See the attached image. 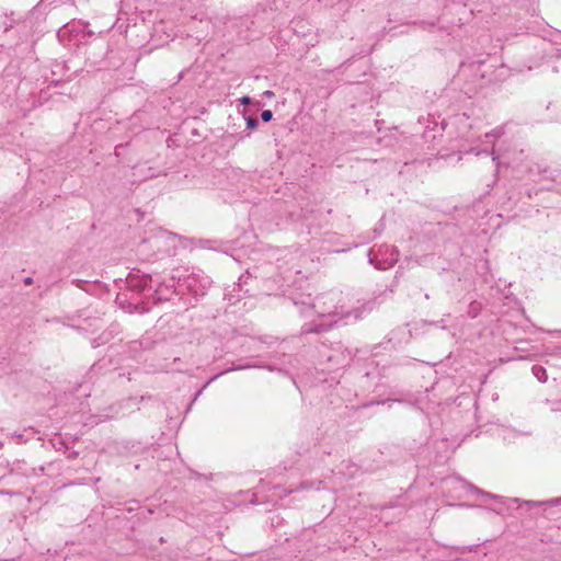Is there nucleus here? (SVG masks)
<instances>
[{"instance_id":"1","label":"nucleus","mask_w":561,"mask_h":561,"mask_svg":"<svg viewBox=\"0 0 561 561\" xmlns=\"http://www.w3.org/2000/svg\"><path fill=\"white\" fill-rule=\"evenodd\" d=\"M382 294L383 293H381L379 296H375L374 298L352 309H345L343 306H335L332 311H329L328 313H320V317L322 319L320 322L306 323L301 328V332L305 334L322 333L330 330L333 323H355L364 319L380 304L378 301V298L381 297Z\"/></svg>"},{"instance_id":"2","label":"nucleus","mask_w":561,"mask_h":561,"mask_svg":"<svg viewBox=\"0 0 561 561\" xmlns=\"http://www.w3.org/2000/svg\"><path fill=\"white\" fill-rule=\"evenodd\" d=\"M154 282L150 274L131 272L126 278V289L133 294L131 299L139 296L142 302L157 305L167 296L163 294V287H153Z\"/></svg>"},{"instance_id":"3","label":"nucleus","mask_w":561,"mask_h":561,"mask_svg":"<svg viewBox=\"0 0 561 561\" xmlns=\"http://www.w3.org/2000/svg\"><path fill=\"white\" fill-rule=\"evenodd\" d=\"M211 285L209 277L192 273L185 277L179 276V290L185 291L198 300L204 297Z\"/></svg>"},{"instance_id":"4","label":"nucleus","mask_w":561,"mask_h":561,"mask_svg":"<svg viewBox=\"0 0 561 561\" xmlns=\"http://www.w3.org/2000/svg\"><path fill=\"white\" fill-rule=\"evenodd\" d=\"M321 356L330 364L332 369L348 366L354 357L353 353L341 343H335L329 352H321Z\"/></svg>"},{"instance_id":"5","label":"nucleus","mask_w":561,"mask_h":561,"mask_svg":"<svg viewBox=\"0 0 561 561\" xmlns=\"http://www.w3.org/2000/svg\"><path fill=\"white\" fill-rule=\"evenodd\" d=\"M548 168L535 162L520 163L514 167V175L519 180L540 182L548 179Z\"/></svg>"},{"instance_id":"6","label":"nucleus","mask_w":561,"mask_h":561,"mask_svg":"<svg viewBox=\"0 0 561 561\" xmlns=\"http://www.w3.org/2000/svg\"><path fill=\"white\" fill-rule=\"evenodd\" d=\"M410 327L411 324H407L392 330L389 334L388 343H392L393 346L401 343H408L412 337V329Z\"/></svg>"},{"instance_id":"7","label":"nucleus","mask_w":561,"mask_h":561,"mask_svg":"<svg viewBox=\"0 0 561 561\" xmlns=\"http://www.w3.org/2000/svg\"><path fill=\"white\" fill-rule=\"evenodd\" d=\"M153 287H163V294L167 296V298H163L161 301H167L171 299V296L173 294H182V291L179 290V280L175 283V276H172L169 283L161 282L160 277L156 275L154 277Z\"/></svg>"},{"instance_id":"8","label":"nucleus","mask_w":561,"mask_h":561,"mask_svg":"<svg viewBox=\"0 0 561 561\" xmlns=\"http://www.w3.org/2000/svg\"><path fill=\"white\" fill-rule=\"evenodd\" d=\"M399 259V251L393 247L391 249L390 256L386 259L385 263L377 261L376 257H369V263L373 264L377 270H386L390 266H393Z\"/></svg>"},{"instance_id":"9","label":"nucleus","mask_w":561,"mask_h":561,"mask_svg":"<svg viewBox=\"0 0 561 561\" xmlns=\"http://www.w3.org/2000/svg\"><path fill=\"white\" fill-rule=\"evenodd\" d=\"M156 341L148 334L142 335L139 340L133 341L129 345L130 351L136 352L138 350L148 351L153 348Z\"/></svg>"},{"instance_id":"10","label":"nucleus","mask_w":561,"mask_h":561,"mask_svg":"<svg viewBox=\"0 0 561 561\" xmlns=\"http://www.w3.org/2000/svg\"><path fill=\"white\" fill-rule=\"evenodd\" d=\"M547 175L548 179L546 181H550L552 183V185L547 186V190L556 191L561 194V169L548 168Z\"/></svg>"},{"instance_id":"11","label":"nucleus","mask_w":561,"mask_h":561,"mask_svg":"<svg viewBox=\"0 0 561 561\" xmlns=\"http://www.w3.org/2000/svg\"><path fill=\"white\" fill-rule=\"evenodd\" d=\"M114 331L115 327H111L108 330L102 332L99 336L91 340V346L96 348L107 344L114 337Z\"/></svg>"},{"instance_id":"12","label":"nucleus","mask_w":561,"mask_h":561,"mask_svg":"<svg viewBox=\"0 0 561 561\" xmlns=\"http://www.w3.org/2000/svg\"><path fill=\"white\" fill-rule=\"evenodd\" d=\"M293 304L297 307H299V312L301 314H306L308 310L313 309L316 307L314 300L311 297V295H307L301 300H298L297 298L293 297L290 298Z\"/></svg>"},{"instance_id":"13","label":"nucleus","mask_w":561,"mask_h":561,"mask_svg":"<svg viewBox=\"0 0 561 561\" xmlns=\"http://www.w3.org/2000/svg\"><path fill=\"white\" fill-rule=\"evenodd\" d=\"M73 32H75V24L67 23L58 30L57 37L60 42H64L66 39H70Z\"/></svg>"},{"instance_id":"14","label":"nucleus","mask_w":561,"mask_h":561,"mask_svg":"<svg viewBox=\"0 0 561 561\" xmlns=\"http://www.w3.org/2000/svg\"><path fill=\"white\" fill-rule=\"evenodd\" d=\"M50 98V93L48 90H42L37 96L33 99L32 105L30 110H34L41 105H43L45 102H47Z\"/></svg>"},{"instance_id":"15","label":"nucleus","mask_w":561,"mask_h":561,"mask_svg":"<svg viewBox=\"0 0 561 561\" xmlns=\"http://www.w3.org/2000/svg\"><path fill=\"white\" fill-rule=\"evenodd\" d=\"M533 375L540 381L546 382L548 379L547 370L540 365H534L531 368Z\"/></svg>"},{"instance_id":"16","label":"nucleus","mask_w":561,"mask_h":561,"mask_svg":"<svg viewBox=\"0 0 561 561\" xmlns=\"http://www.w3.org/2000/svg\"><path fill=\"white\" fill-rule=\"evenodd\" d=\"M134 170L140 171L144 179H152L159 175V173L154 172V170L151 167L135 165Z\"/></svg>"},{"instance_id":"17","label":"nucleus","mask_w":561,"mask_h":561,"mask_svg":"<svg viewBox=\"0 0 561 561\" xmlns=\"http://www.w3.org/2000/svg\"><path fill=\"white\" fill-rule=\"evenodd\" d=\"M503 134H504V127L499 126V127L494 128L493 130H491L490 133H486L485 138L491 139V141H494L495 139L502 137Z\"/></svg>"},{"instance_id":"18","label":"nucleus","mask_w":561,"mask_h":561,"mask_svg":"<svg viewBox=\"0 0 561 561\" xmlns=\"http://www.w3.org/2000/svg\"><path fill=\"white\" fill-rule=\"evenodd\" d=\"M131 146V141H127V142H124V144H119V145H116L115 146V149H114V154L117 157V158H122L125 156V150Z\"/></svg>"},{"instance_id":"19","label":"nucleus","mask_w":561,"mask_h":561,"mask_svg":"<svg viewBox=\"0 0 561 561\" xmlns=\"http://www.w3.org/2000/svg\"><path fill=\"white\" fill-rule=\"evenodd\" d=\"M245 124H247V128L248 129L254 130L259 126V121H257V118L255 116L249 115V116L245 117Z\"/></svg>"},{"instance_id":"20","label":"nucleus","mask_w":561,"mask_h":561,"mask_svg":"<svg viewBox=\"0 0 561 561\" xmlns=\"http://www.w3.org/2000/svg\"><path fill=\"white\" fill-rule=\"evenodd\" d=\"M261 119L264 123H268L273 119V112L271 110H264L261 113Z\"/></svg>"},{"instance_id":"21","label":"nucleus","mask_w":561,"mask_h":561,"mask_svg":"<svg viewBox=\"0 0 561 561\" xmlns=\"http://www.w3.org/2000/svg\"><path fill=\"white\" fill-rule=\"evenodd\" d=\"M256 367H259V366L251 365V364L239 365V366L227 369L225 373L232 371V370H242V369H248V368H256Z\"/></svg>"},{"instance_id":"22","label":"nucleus","mask_w":561,"mask_h":561,"mask_svg":"<svg viewBox=\"0 0 561 561\" xmlns=\"http://www.w3.org/2000/svg\"><path fill=\"white\" fill-rule=\"evenodd\" d=\"M239 101H240V103H241L242 105H244V106L250 105V104H252V103H253L252 98H250L249 95H244V96H242Z\"/></svg>"},{"instance_id":"23","label":"nucleus","mask_w":561,"mask_h":561,"mask_svg":"<svg viewBox=\"0 0 561 561\" xmlns=\"http://www.w3.org/2000/svg\"><path fill=\"white\" fill-rule=\"evenodd\" d=\"M54 447L57 449V450H61L62 448H67V444L65 443L64 439H59L58 440V445L57 444H54Z\"/></svg>"},{"instance_id":"24","label":"nucleus","mask_w":561,"mask_h":561,"mask_svg":"<svg viewBox=\"0 0 561 561\" xmlns=\"http://www.w3.org/2000/svg\"><path fill=\"white\" fill-rule=\"evenodd\" d=\"M71 283L79 288H83V285L87 284V282L82 279H72Z\"/></svg>"},{"instance_id":"25","label":"nucleus","mask_w":561,"mask_h":561,"mask_svg":"<svg viewBox=\"0 0 561 561\" xmlns=\"http://www.w3.org/2000/svg\"><path fill=\"white\" fill-rule=\"evenodd\" d=\"M483 496L493 499V500L499 501V502L502 503V497L499 496V495H494V494H491V493H483Z\"/></svg>"},{"instance_id":"26","label":"nucleus","mask_w":561,"mask_h":561,"mask_svg":"<svg viewBox=\"0 0 561 561\" xmlns=\"http://www.w3.org/2000/svg\"><path fill=\"white\" fill-rule=\"evenodd\" d=\"M78 455H79V453H78V451H76V450H73V451H71V453H69V454H68V459H75V458H77V457H78Z\"/></svg>"},{"instance_id":"27","label":"nucleus","mask_w":561,"mask_h":561,"mask_svg":"<svg viewBox=\"0 0 561 561\" xmlns=\"http://www.w3.org/2000/svg\"><path fill=\"white\" fill-rule=\"evenodd\" d=\"M554 36V41L558 43L561 41V32L560 31H557L556 34L553 35Z\"/></svg>"},{"instance_id":"28","label":"nucleus","mask_w":561,"mask_h":561,"mask_svg":"<svg viewBox=\"0 0 561 561\" xmlns=\"http://www.w3.org/2000/svg\"><path fill=\"white\" fill-rule=\"evenodd\" d=\"M24 284H25V285H32V284H33V278H32V277H30V276L25 277V278H24Z\"/></svg>"},{"instance_id":"29","label":"nucleus","mask_w":561,"mask_h":561,"mask_svg":"<svg viewBox=\"0 0 561 561\" xmlns=\"http://www.w3.org/2000/svg\"><path fill=\"white\" fill-rule=\"evenodd\" d=\"M206 386H207V383H206L202 389H199V390L196 392L194 400H196V399H197V397L202 393L203 389H204Z\"/></svg>"},{"instance_id":"30","label":"nucleus","mask_w":561,"mask_h":561,"mask_svg":"<svg viewBox=\"0 0 561 561\" xmlns=\"http://www.w3.org/2000/svg\"><path fill=\"white\" fill-rule=\"evenodd\" d=\"M492 159H493V161L496 163V167H499V165H500V163H499V157L493 156V158H492Z\"/></svg>"},{"instance_id":"31","label":"nucleus","mask_w":561,"mask_h":561,"mask_svg":"<svg viewBox=\"0 0 561 561\" xmlns=\"http://www.w3.org/2000/svg\"><path fill=\"white\" fill-rule=\"evenodd\" d=\"M446 127V123L444 121H442V124H440V130L443 131Z\"/></svg>"},{"instance_id":"32","label":"nucleus","mask_w":561,"mask_h":561,"mask_svg":"<svg viewBox=\"0 0 561 561\" xmlns=\"http://www.w3.org/2000/svg\"><path fill=\"white\" fill-rule=\"evenodd\" d=\"M526 504H527V505H534V506H535V505H537V503H536V502H533V501H527V502H526Z\"/></svg>"},{"instance_id":"33","label":"nucleus","mask_w":561,"mask_h":561,"mask_svg":"<svg viewBox=\"0 0 561 561\" xmlns=\"http://www.w3.org/2000/svg\"><path fill=\"white\" fill-rule=\"evenodd\" d=\"M556 56H557L558 58H561V49H557V54H556Z\"/></svg>"},{"instance_id":"34","label":"nucleus","mask_w":561,"mask_h":561,"mask_svg":"<svg viewBox=\"0 0 561 561\" xmlns=\"http://www.w3.org/2000/svg\"><path fill=\"white\" fill-rule=\"evenodd\" d=\"M496 513H502L503 512V508L502 507H496V508H493Z\"/></svg>"},{"instance_id":"35","label":"nucleus","mask_w":561,"mask_h":561,"mask_svg":"<svg viewBox=\"0 0 561 561\" xmlns=\"http://www.w3.org/2000/svg\"><path fill=\"white\" fill-rule=\"evenodd\" d=\"M264 94H265L266 96H271V95H273V92H271V91H266Z\"/></svg>"},{"instance_id":"36","label":"nucleus","mask_w":561,"mask_h":561,"mask_svg":"<svg viewBox=\"0 0 561 561\" xmlns=\"http://www.w3.org/2000/svg\"><path fill=\"white\" fill-rule=\"evenodd\" d=\"M518 500L517 499H510L508 502L510 503H516Z\"/></svg>"},{"instance_id":"37","label":"nucleus","mask_w":561,"mask_h":561,"mask_svg":"<svg viewBox=\"0 0 561 561\" xmlns=\"http://www.w3.org/2000/svg\"><path fill=\"white\" fill-rule=\"evenodd\" d=\"M218 376H219V374H218V375H215V376L211 378V380H214V379L218 378Z\"/></svg>"},{"instance_id":"38","label":"nucleus","mask_w":561,"mask_h":561,"mask_svg":"<svg viewBox=\"0 0 561 561\" xmlns=\"http://www.w3.org/2000/svg\"><path fill=\"white\" fill-rule=\"evenodd\" d=\"M22 437H23L22 435H19V436H18L19 442H21V440H22Z\"/></svg>"}]
</instances>
